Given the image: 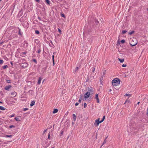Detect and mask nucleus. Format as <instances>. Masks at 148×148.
Listing matches in <instances>:
<instances>
[{
	"instance_id": "nucleus-14",
	"label": "nucleus",
	"mask_w": 148,
	"mask_h": 148,
	"mask_svg": "<svg viewBox=\"0 0 148 148\" xmlns=\"http://www.w3.org/2000/svg\"><path fill=\"white\" fill-rule=\"evenodd\" d=\"M58 110L57 109H54L53 111V114H55L58 111Z\"/></svg>"
},
{
	"instance_id": "nucleus-64",
	"label": "nucleus",
	"mask_w": 148,
	"mask_h": 148,
	"mask_svg": "<svg viewBox=\"0 0 148 148\" xmlns=\"http://www.w3.org/2000/svg\"><path fill=\"white\" fill-rule=\"evenodd\" d=\"M147 114H148V108H147Z\"/></svg>"
},
{
	"instance_id": "nucleus-16",
	"label": "nucleus",
	"mask_w": 148,
	"mask_h": 148,
	"mask_svg": "<svg viewBox=\"0 0 148 148\" xmlns=\"http://www.w3.org/2000/svg\"><path fill=\"white\" fill-rule=\"evenodd\" d=\"M45 2L48 5H50L51 3V2L49 0H45Z\"/></svg>"
},
{
	"instance_id": "nucleus-5",
	"label": "nucleus",
	"mask_w": 148,
	"mask_h": 148,
	"mask_svg": "<svg viewBox=\"0 0 148 148\" xmlns=\"http://www.w3.org/2000/svg\"><path fill=\"white\" fill-rule=\"evenodd\" d=\"M90 95V92H87L84 94V97L85 99H87L89 97Z\"/></svg>"
},
{
	"instance_id": "nucleus-57",
	"label": "nucleus",
	"mask_w": 148,
	"mask_h": 148,
	"mask_svg": "<svg viewBox=\"0 0 148 148\" xmlns=\"http://www.w3.org/2000/svg\"><path fill=\"white\" fill-rule=\"evenodd\" d=\"M127 102H129V101H128L127 100H126L124 103V104L126 103Z\"/></svg>"
},
{
	"instance_id": "nucleus-49",
	"label": "nucleus",
	"mask_w": 148,
	"mask_h": 148,
	"mask_svg": "<svg viewBox=\"0 0 148 148\" xmlns=\"http://www.w3.org/2000/svg\"><path fill=\"white\" fill-rule=\"evenodd\" d=\"M83 95L82 94L80 96V97H79V99H82V97L83 96Z\"/></svg>"
},
{
	"instance_id": "nucleus-35",
	"label": "nucleus",
	"mask_w": 148,
	"mask_h": 148,
	"mask_svg": "<svg viewBox=\"0 0 148 148\" xmlns=\"http://www.w3.org/2000/svg\"><path fill=\"white\" fill-rule=\"evenodd\" d=\"M103 80V77H102L100 79V84H102V81Z\"/></svg>"
},
{
	"instance_id": "nucleus-50",
	"label": "nucleus",
	"mask_w": 148,
	"mask_h": 148,
	"mask_svg": "<svg viewBox=\"0 0 148 148\" xmlns=\"http://www.w3.org/2000/svg\"><path fill=\"white\" fill-rule=\"evenodd\" d=\"M50 133H49L48 134V138L49 139V138H50Z\"/></svg>"
},
{
	"instance_id": "nucleus-6",
	"label": "nucleus",
	"mask_w": 148,
	"mask_h": 148,
	"mask_svg": "<svg viewBox=\"0 0 148 148\" xmlns=\"http://www.w3.org/2000/svg\"><path fill=\"white\" fill-rule=\"evenodd\" d=\"M99 118H98L96 120L95 122L94 123L95 125H96V126H98L100 123H101V121H99Z\"/></svg>"
},
{
	"instance_id": "nucleus-29",
	"label": "nucleus",
	"mask_w": 148,
	"mask_h": 148,
	"mask_svg": "<svg viewBox=\"0 0 148 148\" xmlns=\"http://www.w3.org/2000/svg\"><path fill=\"white\" fill-rule=\"evenodd\" d=\"M61 16L64 18H66V16H65V15L64 14V13H61Z\"/></svg>"
},
{
	"instance_id": "nucleus-62",
	"label": "nucleus",
	"mask_w": 148,
	"mask_h": 148,
	"mask_svg": "<svg viewBox=\"0 0 148 148\" xmlns=\"http://www.w3.org/2000/svg\"><path fill=\"white\" fill-rule=\"evenodd\" d=\"M68 112H66L65 114V115H67L68 114Z\"/></svg>"
},
{
	"instance_id": "nucleus-42",
	"label": "nucleus",
	"mask_w": 148,
	"mask_h": 148,
	"mask_svg": "<svg viewBox=\"0 0 148 148\" xmlns=\"http://www.w3.org/2000/svg\"><path fill=\"white\" fill-rule=\"evenodd\" d=\"M27 52H22L21 53V54L22 55H25L26 53H27Z\"/></svg>"
},
{
	"instance_id": "nucleus-39",
	"label": "nucleus",
	"mask_w": 148,
	"mask_h": 148,
	"mask_svg": "<svg viewBox=\"0 0 148 148\" xmlns=\"http://www.w3.org/2000/svg\"><path fill=\"white\" fill-rule=\"evenodd\" d=\"M58 31L60 33V34H62V33H61L62 31L60 30V29L59 28H58Z\"/></svg>"
},
{
	"instance_id": "nucleus-27",
	"label": "nucleus",
	"mask_w": 148,
	"mask_h": 148,
	"mask_svg": "<svg viewBox=\"0 0 148 148\" xmlns=\"http://www.w3.org/2000/svg\"><path fill=\"white\" fill-rule=\"evenodd\" d=\"M105 116H103L102 119L100 121L101 123L105 119Z\"/></svg>"
},
{
	"instance_id": "nucleus-24",
	"label": "nucleus",
	"mask_w": 148,
	"mask_h": 148,
	"mask_svg": "<svg viewBox=\"0 0 148 148\" xmlns=\"http://www.w3.org/2000/svg\"><path fill=\"white\" fill-rule=\"evenodd\" d=\"M5 108L3 106H1L0 107V109L2 110H5Z\"/></svg>"
},
{
	"instance_id": "nucleus-51",
	"label": "nucleus",
	"mask_w": 148,
	"mask_h": 148,
	"mask_svg": "<svg viewBox=\"0 0 148 148\" xmlns=\"http://www.w3.org/2000/svg\"><path fill=\"white\" fill-rule=\"evenodd\" d=\"M54 55H53L52 56V60H54Z\"/></svg>"
},
{
	"instance_id": "nucleus-8",
	"label": "nucleus",
	"mask_w": 148,
	"mask_h": 148,
	"mask_svg": "<svg viewBox=\"0 0 148 148\" xmlns=\"http://www.w3.org/2000/svg\"><path fill=\"white\" fill-rule=\"evenodd\" d=\"M28 65V64L25 62L21 64V66L23 68H25Z\"/></svg>"
},
{
	"instance_id": "nucleus-53",
	"label": "nucleus",
	"mask_w": 148,
	"mask_h": 148,
	"mask_svg": "<svg viewBox=\"0 0 148 148\" xmlns=\"http://www.w3.org/2000/svg\"><path fill=\"white\" fill-rule=\"evenodd\" d=\"M78 104H79V103H78L77 102L75 103V106H77L78 105Z\"/></svg>"
},
{
	"instance_id": "nucleus-37",
	"label": "nucleus",
	"mask_w": 148,
	"mask_h": 148,
	"mask_svg": "<svg viewBox=\"0 0 148 148\" xmlns=\"http://www.w3.org/2000/svg\"><path fill=\"white\" fill-rule=\"evenodd\" d=\"M28 108H25L23 109L22 110H23V111H25L28 110Z\"/></svg>"
},
{
	"instance_id": "nucleus-18",
	"label": "nucleus",
	"mask_w": 148,
	"mask_h": 148,
	"mask_svg": "<svg viewBox=\"0 0 148 148\" xmlns=\"http://www.w3.org/2000/svg\"><path fill=\"white\" fill-rule=\"evenodd\" d=\"M118 60L121 63H123L124 61V59L118 58Z\"/></svg>"
},
{
	"instance_id": "nucleus-19",
	"label": "nucleus",
	"mask_w": 148,
	"mask_h": 148,
	"mask_svg": "<svg viewBox=\"0 0 148 148\" xmlns=\"http://www.w3.org/2000/svg\"><path fill=\"white\" fill-rule=\"evenodd\" d=\"M35 103V102L34 101H31V103H30V106H32L34 105Z\"/></svg>"
},
{
	"instance_id": "nucleus-17",
	"label": "nucleus",
	"mask_w": 148,
	"mask_h": 148,
	"mask_svg": "<svg viewBox=\"0 0 148 148\" xmlns=\"http://www.w3.org/2000/svg\"><path fill=\"white\" fill-rule=\"evenodd\" d=\"M73 119L74 122H75L76 120V117L75 114H73Z\"/></svg>"
},
{
	"instance_id": "nucleus-59",
	"label": "nucleus",
	"mask_w": 148,
	"mask_h": 148,
	"mask_svg": "<svg viewBox=\"0 0 148 148\" xmlns=\"http://www.w3.org/2000/svg\"><path fill=\"white\" fill-rule=\"evenodd\" d=\"M38 19L39 20H41V18L40 17L38 16Z\"/></svg>"
},
{
	"instance_id": "nucleus-32",
	"label": "nucleus",
	"mask_w": 148,
	"mask_h": 148,
	"mask_svg": "<svg viewBox=\"0 0 148 148\" xmlns=\"http://www.w3.org/2000/svg\"><path fill=\"white\" fill-rule=\"evenodd\" d=\"M10 128H14L15 127V126L14 125H11L9 126Z\"/></svg>"
},
{
	"instance_id": "nucleus-11",
	"label": "nucleus",
	"mask_w": 148,
	"mask_h": 148,
	"mask_svg": "<svg viewBox=\"0 0 148 148\" xmlns=\"http://www.w3.org/2000/svg\"><path fill=\"white\" fill-rule=\"evenodd\" d=\"M42 78L41 77H39L38 79V80L37 83L38 84H39L41 83V81L42 79Z\"/></svg>"
},
{
	"instance_id": "nucleus-41",
	"label": "nucleus",
	"mask_w": 148,
	"mask_h": 148,
	"mask_svg": "<svg viewBox=\"0 0 148 148\" xmlns=\"http://www.w3.org/2000/svg\"><path fill=\"white\" fill-rule=\"evenodd\" d=\"M63 131L61 130V132L60 134V136H61L63 134Z\"/></svg>"
},
{
	"instance_id": "nucleus-31",
	"label": "nucleus",
	"mask_w": 148,
	"mask_h": 148,
	"mask_svg": "<svg viewBox=\"0 0 148 148\" xmlns=\"http://www.w3.org/2000/svg\"><path fill=\"white\" fill-rule=\"evenodd\" d=\"M127 32V31H126V30H123L122 32V34H125Z\"/></svg>"
},
{
	"instance_id": "nucleus-22",
	"label": "nucleus",
	"mask_w": 148,
	"mask_h": 148,
	"mask_svg": "<svg viewBox=\"0 0 148 148\" xmlns=\"http://www.w3.org/2000/svg\"><path fill=\"white\" fill-rule=\"evenodd\" d=\"M12 135H5V137H9L11 138L12 137Z\"/></svg>"
},
{
	"instance_id": "nucleus-9",
	"label": "nucleus",
	"mask_w": 148,
	"mask_h": 148,
	"mask_svg": "<svg viewBox=\"0 0 148 148\" xmlns=\"http://www.w3.org/2000/svg\"><path fill=\"white\" fill-rule=\"evenodd\" d=\"M95 98L97 100V103H99V99L98 97V94H96L95 95Z\"/></svg>"
},
{
	"instance_id": "nucleus-20",
	"label": "nucleus",
	"mask_w": 148,
	"mask_h": 148,
	"mask_svg": "<svg viewBox=\"0 0 148 148\" xmlns=\"http://www.w3.org/2000/svg\"><path fill=\"white\" fill-rule=\"evenodd\" d=\"M14 119L17 121H21V120L18 117H15Z\"/></svg>"
},
{
	"instance_id": "nucleus-30",
	"label": "nucleus",
	"mask_w": 148,
	"mask_h": 148,
	"mask_svg": "<svg viewBox=\"0 0 148 148\" xmlns=\"http://www.w3.org/2000/svg\"><path fill=\"white\" fill-rule=\"evenodd\" d=\"M135 32V31H132L131 32H129V34L130 35H132L133 34L134 32Z\"/></svg>"
},
{
	"instance_id": "nucleus-4",
	"label": "nucleus",
	"mask_w": 148,
	"mask_h": 148,
	"mask_svg": "<svg viewBox=\"0 0 148 148\" xmlns=\"http://www.w3.org/2000/svg\"><path fill=\"white\" fill-rule=\"evenodd\" d=\"M137 41L136 38H133L131 42L130 43V45L132 47L135 46L137 45Z\"/></svg>"
},
{
	"instance_id": "nucleus-48",
	"label": "nucleus",
	"mask_w": 148,
	"mask_h": 148,
	"mask_svg": "<svg viewBox=\"0 0 148 148\" xmlns=\"http://www.w3.org/2000/svg\"><path fill=\"white\" fill-rule=\"evenodd\" d=\"M125 96H130V97L131 96V95L130 94H126L125 95Z\"/></svg>"
},
{
	"instance_id": "nucleus-25",
	"label": "nucleus",
	"mask_w": 148,
	"mask_h": 148,
	"mask_svg": "<svg viewBox=\"0 0 148 148\" xmlns=\"http://www.w3.org/2000/svg\"><path fill=\"white\" fill-rule=\"evenodd\" d=\"M18 34L20 35H22V34L21 32V29L19 27H18Z\"/></svg>"
},
{
	"instance_id": "nucleus-52",
	"label": "nucleus",
	"mask_w": 148,
	"mask_h": 148,
	"mask_svg": "<svg viewBox=\"0 0 148 148\" xmlns=\"http://www.w3.org/2000/svg\"><path fill=\"white\" fill-rule=\"evenodd\" d=\"M37 2L40 3V0H35Z\"/></svg>"
},
{
	"instance_id": "nucleus-23",
	"label": "nucleus",
	"mask_w": 148,
	"mask_h": 148,
	"mask_svg": "<svg viewBox=\"0 0 148 148\" xmlns=\"http://www.w3.org/2000/svg\"><path fill=\"white\" fill-rule=\"evenodd\" d=\"M35 34H40V32L38 30H35Z\"/></svg>"
},
{
	"instance_id": "nucleus-56",
	"label": "nucleus",
	"mask_w": 148,
	"mask_h": 148,
	"mask_svg": "<svg viewBox=\"0 0 148 148\" xmlns=\"http://www.w3.org/2000/svg\"><path fill=\"white\" fill-rule=\"evenodd\" d=\"M30 113V112H26V113H25L24 114H29Z\"/></svg>"
},
{
	"instance_id": "nucleus-34",
	"label": "nucleus",
	"mask_w": 148,
	"mask_h": 148,
	"mask_svg": "<svg viewBox=\"0 0 148 148\" xmlns=\"http://www.w3.org/2000/svg\"><path fill=\"white\" fill-rule=\"evenodd\" d=\"M121 42L122 44H123L125 42V40L124 39L122 40L121 41Z\"/></svg>"
},
{
	"instance_id": "nucleus-10",
	"label": "nucleus",
	"mask_w": 148,
	"mask_h": 148,
	"mask_svg": "<svg viewBox=\"0 0 148 148\" xmlns=\"http://www.w3.org/2000/svg\"><path fill=\"white\" fill-rule=\"evenodd\" d=\"M23 12L22 10H21V11H20L18 14V16L19 17L23 15Z\"/></svg>"
},
{
	"instance_id": "nucleus-7",
	"label": "nucleus",
	"mask_w": 148,
	"mask_h": 148,
	"mask_svg": "<svg viewBox=\"0 0 148 148\" xmlns=\"http://www.w3.org/2000/svg\"><path fill=\"white\" fill-rule=\"evenodd\" d=\"M12 87V86L11 85H9L8 86H5L4 88V89L5 90H7L8 91H9L10 90V89Z\"/></svg>"
},
{
	"instance_id": "nucleus-54",
	"label": "nucleus",
	"mask_w": 148,
	"mask_h": 148,
	"mask_svg": "<svg viewBox=\"0 0 148 148\" xmlns=\"http://www.w3.org/2000/svg\"><path fill=\"white\" fill-rule=\"evenodd\" d=\"M4 42L2 41L1 42H0V45H2V44Z\"/></svg>"
},
{
	"instance_id": "nucleus-2",
	"label": "nucleus",
	"mask_w": 148,
	"mask_h": 148,
	"mask_svg": "<svg viewBox=\"0 0 148 148\" xmlns=\"http://www.w3.org/2000/svg\"><path fill=\"white\" fill-rule=\"evenodd\" d=\"M120 80L119 78H115L112 81V83L113 86H116L120 84Z\"/></svg>"
},
{
	"instance_id": "nucleus-33",
	"label": "nucleus",
	"mask_w": 148,
	"mask_h": 148,
	"mask_svg": "<svg viewBox=\"0 0 148 148\" xmlns=\"http://www.w3.org/2000/svg\"><path fill=\"white\" fill-rule=\"evenodd\" d=\"M32 61L36 63V64L37 63V61L35 59L33 58L32 59Z\"/></svg>"
},
{
	"instance_id": "nucleus-55",
	"label": "nucleus",
	"mask_w": 148,
	"mask_h": 148,
	"mask_svg": "<svg viewBox=\"0 0 148 148\" xmlns=\"http://www.w3.org/2000/svg\"><path fill=\"white\" fill-rule=\"evenodd\" d=\"M81 100H82V99H79V100H78V101L79 103H80L81 102Z\"/></svg>"
},
{
	"instance_id": "nucleus-40",
	"label": "nucleus",
	"mask_w": 148,
	"mask_h": 148,
	"mask_svg": "<svg viewBox=\"0 0 148 148\" xmlns=\"http://www.w3.org/2000/svg\"><path fill=\"white\" fill-rule=\"evenodd\" d=\"M87 106V104L86 103H84V108L86 107Z\"/></svg>"
},
{
	"instance_id": "nucleus-38",
	"label": "nucleus",
	"mask_w": 148,
	"mask_h": 148,
	"mask_svg": "<svg viewBox=\"0 0 148 148\" xmlns=\"http://www.w3.org/2000/svg\"><path fill=\"white\" fill-rule=\"evenodd\" d=\"M3 63V60L0 59V64H2Z\"/></svg>"
},
{
	"instance_id": "nucleus-36",
	"label": "nucleus",
	"mask_w": 148,
	"mask_h": 148,
	"mask_svg": "<svg viewBox=\"0 0 148 148\" xmlns=\"http://www.w3.org/2000/svg\"><path fill=\"white\" fill-rule=\"evenodd\" d=\"M6 82L8 83H10L11 82V81L10 80H6Z\"/></svg>"
},
{
	"instance_id": "nucleus-46",
	"label": "nucleus",
	"mask_w": 148,
	"mask_h": 148,
	"mask_svg": "<svg viewBox=\"0 0 148 148\" xmlns=\"http://www.w3.org/2000/svg\"><path fill=\"white\" fill-rule=\"evenodd\" d=\"M122 66L123 67H125L127 66V65L126 64H123L122 65Z\"/></svg>"
},
{
	"instance_id": "nucleus-21",
	"label": "nucleus",
	"mask_w": 148,
	"mask_h": 148,
	"mask_svg": "<svg viewBox=\"0 0 148 148\" xmlns=\"http://www.w3.org/2000/svg\"><path fill=\"white\" fill-rule=\"evenodd\" d=\"M78 69L79 68L78 67H77L75 69V70L74 72L75 74L77 73V72L78 70Z\"/></svg>"
},
{
	"instance_id": "nucleus-3",
	"label": "nucleus",
	"mask_w": 148,
	"mask_h": 148,
	"mask_svg": "<svg viewBox=\"0 0 148 148\" xmlns=\"http://www.w3.org/2000/svg\"><path fill=\"white\" fill-rule=\"evenodd\" d=\"M138 129L137 128H134L132 127L130 128V133L132 135H135L138 131Z\"/></svg>"
},
{
	"instance_id": "nucleus-13",
	"label": "nucleus",
	"mask_w": 148,
	"mask_h": 148,
	"mask_svg": "<svg viewBox=\"0 0 148 148\" xmlns=\"http://www.w3.org/2000/svg\"><path fill=\"white\" fill-rule=\"evenodd\" d=\"M50 142H50L49 143H48L47 144L46 143H47V142H46L45 143L46 144L44 145V146H43L45 148L47 147H48L49 145L50 144Z\"/></svg>"
},
{
	"instance_id": "nucleus-63",
	"label": "nucleus",
	"mask_w": 148,
	"mask_h": 148,
	"mask_svg": "<svg viewBox=\"0 0 148 148\" xmlns=\"http://www.w3.org/2000/svg\"><path fill=\"white\" fill-rule=\"evenodd\" d=\"M44 37L45 38L46 36V35L45 34H44Z\"/></svg>"
},
{
	"instance_id": "nucleus-44",
	"label": "nucleus",
	"mask_w": 148,
	"mask_h": 148,
	"mask_svg": "<svg viewBox=\"0 0 148 148\" xmlns=\"http://www.w3.org/2000/svg\"><path fill=\"white\" fill-rule=\"evenodd\" d=\"M95 67H93V69L92 70V72H93V73L94 72L95 70Z\"/></svg>"
},
{
	"instance_id": "nucleus-1",
	"label": "nucleus",
	"mask_w": 148,
	"mask_h": 148,
	"mask_svg": "<svg viewBox=\"0 0 148 148\" xmlns=\"http://www.w3.org/2000/svg\"><path fill=\"white\" fill-rule=\"evenodd\" d=\"M89 24L90 25V26H88L87 27V28L88 27V29L87 32L88 34H90V32L92 31V29H90V26H92L94 28H95L96 26L95 24L97 25H98L99 24V22L97 19L96 18H93V20L90 22V23H89Z\"/></svg>"
},
{
	"instance_id": "nucleus-28",
	"label": "nucleus",
	"mask_w": 148,
	"mask_h": 148,
	"mask_svg": "<svg viewBox=\"0 0 148 148\" xmlns=\"http://www.w3.org/2000/svg\"><path fill=\"white\" fill-rule=\"evenodd\" d=\"M4 69H6L8 67V66L7 65H4L2 67Z\"/></svg>"
},
{
	"instance_id": "nucleus-26",
	"label": "nucleus",
	"mask_w": 148,
	"mask_h": 148,
	"mask_svg": "<svg viewBox=\"0 0 148 148\" xmlns=\"http://www.w3.org/2000/svg\"><path fill=\"white\" fill-rule=\"evenodd\" d=\"M106 142H107V141H106V138L105 139L104 141V142H103V144L101 145V147H102V146L104 144H105V143H106Z\"/></svg>"
},
{
	"instance_id": "nucleus-43",
	"label": "nucleus",
	"mask_w": 148,
	"mask_h": 148,
	"mask_svg": "<svg viewBox=\"0 0 148 148\" xmlns=\"http://www.w3.org/2000/svg\"><path fill=\"white\" fill-rule=\"evenodd\" d=\"M41 51V49H39L38 50L37 52L39 53Z\"/></svg>"
},
{
	"instance_id": "nucleus-45",
	"label": "nucleus",
	"mask_w": 148,
	"mask_h": 148,
	"mask_svg": "<svg viewBox=\"0 0 148 148\" xmlns=\"http://www.w3.org/2000/svg\"><path fill=\"white\" fill-rule=\"evenodd\" d=\"M15 114H13L12 115H11L10 116V117H14V116Z\"/></svg>"
},
{
	"instance_id": "nucleus-15",
	"label": "nucleus",
	"mask_w": 148,
	"mask_h": 148,
	"mask_svg": "<svg viewBox=\"0 0 148 148\" xmlns=\"http://www.w3.org/2000/svg\"><path fill=\"white\" fill-rule=\"evenodd\" d=\"M89 92H93V90L92 89V87H90V88H88V91Z\"/></svg>"
},
{
	"instance_id": "nucleus-60",
	"label": "nucleus",
	"mask_w": 148,
	"mask_h": 148,
	"mask_svg": "<svg viewBox=\"0 0 148 148\" xmlns=\"http://www.w3.org/2000/svg\"><path fill=\"white\" fill-rule=\"evenodd\" d=\"M10 64H11V65L12 66L13 65V63L11 61L10 62Z\"/></svg>"
},
{
	"instance_id": "nucleus-58",
	"label": "nucleus",
	"mask_w": 148,
	"mask_h": 148,
	"mask_svg": "<svg viewBox=\"0 0 148 148\" xmlns=\"http://www.w3.org/2000/svg\"><path fill=\"white\" fill-rule=\"evenodd\" d=\"M52 61H53V65H54V64H55L54 60H52Z\"/></svg>"
},
{
	"instance_id": "nucleus-12",
	"label": "nucleus",
	"mask_w": 148,
	"mask_h": 148,
	"mask_svg": "<svg viewBox=\"0 0 148 148\" xmlns=\"http://www.w3.org/2000/svg\"><path fill=\"white\" fill-rule=\"evenodd\" d=\"M47 67L48 66L47 65L45 64V65H44L42 66V69L44 70L45 71L46 70Z\"/></svg>"
},
{
	"instance_id": "nucleus-47",
	"label": "nucleus",
	"mask_w": 148,
	"mask_h": 148,
	"mask_svg": "<svg viewBox=\"0 0 148 148\" xmlns=\"http://www.w3.org/2000/svg\"><path fill=\"white\" fill-rule=\"evenodd\" d=\"M106 70H105V71L103 72V76H104V75H105L106 73Z\"/></svg>"
},
{
	"instance_id": "nucleus-61",
	"label": "nucleus",
	"mask_w": 148,
	"mask_h": 148,
	"mask_svg": "<svg viewBox=\"0 0 148 148\" xmlns=\"http://www.w3.org/2000/svg\"><path fill=\"white\" fill-rule=\"evenodd\" d=\"M47 130V129L44 130V132H43V134L45 132H46Z\"/></svg>"
}]
</instances>
